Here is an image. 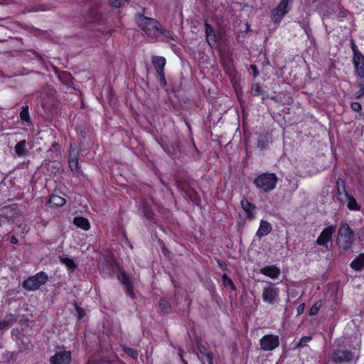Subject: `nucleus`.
<instances>
[{"instance_id": "f257e3e1", "label": "nucleus", "mask_w": 364, "mask_h": 364, "mask_svg": "<svg viewBox=\"0 0 364 364\" xmlns=\"http://www.w3.org/2000/svg\"><path fill=\"white\" fill-rule=\"evenodd\" d=\"M354 234L346 223H341L338 232L337 243L340 250L346 251L353 243Z\"/></svg>"}, {"instance_id": "f03ea898", "label": "nucleus", "mask_w": 364, "mask_h": 364, "mask_svg": "<svg viewBox=\"0 0 364 364\" xmlns=\"http://www.w3.org/2000/svg\"><path fill=\"white\" fill-rule=\"evenodd\" d=\"M278 178L274 173H264L254 179L255 186L264 192H270L274 190L277 183Z\"/></svg>"}, {"instance_id": "7ed1b4c3", "label": "nucleus", "mask_w": 364, "mask_h": 364, "mask_svg": "<svg viewBox=\"0 0 364 364\" xmlns=\"http://www.w3.org/2000/svg\"><path fill=\"white\" fill-rule=\"evenodd\" d=\"M48 279L47 274L40 272L33 276L29 277L23 283V287L28 291H35L46 284Z\"/></svg>"}, {"instance_id": "20e7f679", "label": "nucleus", "mask_w": 364, "mask_h": 364, "mask_svg": "<svg viewBox=\"0 0 364 364\" xmlns=\"http://www.w3.org/2000/svg\"><path fill=\"white\" fill-rule=\"evenodd\" d=\"M357 359L358 356L347 350H336L331 355V360L335 364H354Z\"/></svg>"}, {"instance_id": "39448f33", "label": "nucleus", "mask_w": 364, "mask_h": 364, "mask_svg": "<svg viewBox=\"0 0 364 364\" xmlns=\"http://www.w3.org/2000/svg\"><path fill=\"white\" fill-rule=\"evenodd\" d=\"M279 290L274 284L268 282L262 290V300L268 304L274 305L279 302Z\"/></svg>"}, {"instance_id": "423d86ee", "label": "nucleus", "mask_w": 364, "mask_h": 364, "mask_svg": "<svg viewBox=\"0 0 364 364\" xmlns=\"http://www.w3.org/2000/svg\"><path fill=\"white\" fill-rule=\"evenodd\" d=\"M289 3V0H281L279 5L272 11L271 19L274 23H279L284 16L289 12L290 9Z\"/></svg>"}, {"instance_id": "0eeeda50", "label": "nucleus", "mask_w": 364, "mask_h": 364, "mask_svg": "<svg viewBox=\"0 0 364 364\" xmlns=\"http://www.w3.org/2000/svg\"><path fill=\"white\" fill-rule=\"evenodd\" d=\"M136 22L145 33L150 36L153 31L159 29V23L151 18H147L143 15H139L137 17Z\"/></svg>"}, {"instance_id": "6e6552de", "label": "nucleus", "mask_w": 364, "mask_h": 364, "mask_svg": "<svg viewBox=\"0 0 364 364\" xmlns=\"http://www.w3.org/2000/svg\"><path fill=\"white\" fill-rule=\"evenodd\" d=\"M80 149L76 145H70L68 154L69 167L72 172L77 174L80 172L79 166Z\"/></svg>"}, {"instance_id": "1a4fd4ad", "label": "nucleus", "mask_w": 364, "mask_h": 364, "mask_svg": "<svg viewBox=\"0 0 364 364\" xmlns=\"http://www.w3.org/2000/svg\"><path fill=\"white\" fill-rule=\"evenodd\" d=\"M72 353L70 350L60 349L50 357V364H71Z\"/></svg>"}, {"instance_id": "9d476101", "label": "nucleus", "mask_w": 364, "mask_h": 364, "mask_svg": "<svg viewBox=\"0 0 364 364\" xmlns=\"http://www.w3.org/2000/svg\"><path fill=\"white\" fill-rule=\"evenodd\" d=\"M336 229V225H331L323 230L316 240L318 245L327 247L328 243L331 241L332 235Z\"/></svg>"}, {"instance_id": "9b49d317", "label": "nucleus", "mask_w": 364, "mask_h": 364, "mask_svg": "<svg viewBox=\"0 0 364 364\" xmlns=\"http://www.w3.org/2000/svg\"><path fill=\"white\" fill-rule=\"evenodd\" d=\"M279 344V336L272 334L264 336L260 339V345L264 350H272Z\"/></svg>"}, {"instance_id": "f8f14e48", "label": "nucleus", "mask_w": 364, "mask_h": 364, "mask_svg": "<svg viewBox=\"0 0 364 364\" xmlns=\"http://www.w3.org/2000/svg\"><path fill=\"white\" fill-rule=\"evenodd\" d=\"M205 38L208 45L213 48L218 43V38L213 28L207 22L205 23Z\"/></svg>"}, {"instance_id": "ddd939ff", "label": "nucleus", "mask_w": 364, "mask_h": 364, "mask_svg": "<svg viewBox=\"0 0 364 364\" xmlns=\"http://www.w3.org/2000/svg\"><path fill=\"white\" fill-rule=\"evenodd\" d=\"M260 273L272 279H277L279 277L281 271L275 265H267L260 269Z\"/></svg>"}, {"instance_id": "4468645a", "label": "nucleus", "mask_w": 364, "mask_h": 364, "mask_svg": "<svg viewBox=\"0 0 364 364\" xmlns=\"http://www.w3.org/2000/svg\"><path fill=\"white\" fill-rule=\"evenodd\" d=\"M353 63L356 75L360 78H364V55L362 54L358 56H353Z\"/></svg>"}, {"instance_id": "2eb2a0df", "label": "nucleus", "mask_w": 364, "mask_h": 364, "mask_svg": "<svg viewBox=\"0 0 364 364\" xmlns=\"http://www.w3.org/2000/svg\"><path fill=\"white\" fill-rule=\"evenodd\" d=\"M28 143L26 140L18 141L14 146L15 155L18 157H24L28 152Z\"/></svg>"}, {"instance_id": "dca6fc26", "label": "nucleus", "mask_w": 364, "mask_h": 364, "mask_svg": "<svg viewBox=\"0 0 364 364\" xmlns=\"http://www.w3.org/2000/svg\"><path fill=\"white\" fill-rule=\"evenodd\" d=\"M272 230V225L266 220H262L259 223V228L256 232V235L261 238L267 235Z\"/></svg>"}, {"instance_id": "f3484780", "label": "nucleus", "mask_w": 364, "mask_h": 364, "mask_svg": "<svg viewBox=\"0 0 364 364\" xmlns=\"http://www.w3.org/2000/svg\"><path fill=\"white\" fill-rule=\"evenodd\" d=\"M241 206L242 209L245 211L247 213V218L250 220H252L254 218V210H255V205H252L246 198H243L240 201Z\"/></svg>"}, {"instance_id": "a211bd4d", "label": "nucleus", "mask_w": 364, "mask_h": 364, "mask_svg": "<svg viewBox=\"0 0 364 364\" xmlns=\"http://www.w3.org/2000/svg\"><path fill=\"white\" fill-rule=\"evenodd\" d=\"M153 65L157 73H161L164 71V67L166 65V59L161 56H156L152 60Z\"/></svg>"}, {"instance_id": "6ab92c4d", "label": "nucleus", "mask_w": 364, "mask_h": 364, "mask_svg": "<svg viewBox=\"0 0 364 364\" xmlns=\"http://www.w3.org/2000/svg\"><path fill=\"white\" fill-rule=\"evenodd\" d=\"M65 203L66 200L64 198L56 195L51 196L48 200V204L54 208L62 207Z\"/></svg>"}, {"instance_id": "aec40b11", "label": "nucleus", "mask_w": 364, "mask_h": 364, "mask_svg": "<svg viewBox=\"0 0 364 364\" xmlns=\"http://www.w3.org/2000/svg\"><path fill=\"white\" fill-rule=\"evenodd\" d=\"M59 260L66 267L67 269L70 272H74L77 269V264L72 258L65 256H60Z\"/></svg>"}, {"instance_id": "412c9836", "label": "nucleus", "mask_w": 364, "mask_h": 364, "mask_svg": "<svg viewBox=\"0 0 364 364\" xmlns=\"http://www.w3.org/2000/svg\"><path fill=\"white\" fill-rule=\"evenodd\" d=\"M350 267L356 271L364 269V253L360 254L355 259L350 262Z\"/></svg>"}, {"instance_id": "4be33fe9", "label": "nucleus", "mask_w": 364, "mask_h": 364, "mask_svg": "<svg viewBox=\"0 0 364 364\" xmlns=\"http://www.w3.org/2000/svg\"><path fill=\"white\" fill-rule=\"evenodd\" d=\"M20 119L23 124L28 126L31 125V120L28 112V106L25 105L22 107L21 111L20 112Z\"/></svg>"}, {"instance_id": "5701e85b", "label": "nucleus", "mask_w": 364, "mask_h": 364, "mask_svg": "<svg viewBox=\"0 0 364 364\" xmlns=\"http://www.w3.org/2000/svg\"><path fill=\"white\" fill-rule=\"evenodd\" d=\"M73 223L84 230H88L90 228L88 220L83 217H75L73 220Z\"/></svg>"}, {"instance_id": "b1692460", "label": "nucleus", "mask_w": 364, "mask_h": 364, "mask_svg": "<svg viewBox=\"0 0 364 364\" xmlns=\"http://www.w3.org/2000/svg\"><path fill=\"white\" fill-rule=\"evenodd\" d=\"M15 322L16 318L11 314H9L4 318L0 320V329H6Z\"/></svg>"}, {"instance_id": "393cba45", "label": "nucleus", "mask_w": 364, "mask_h": 364, "mask_svg": "<svg viewBox=\"0 0 364 364\" xmlns=\"http://www.w3.org/2000/svg\"><path fill=\"white\" fill-rule=\"evenodd\" d=\"M122 282L124 284V286H125V287L127 289V294L130 297L134 298V291H133V288H132V284H131V282L129 281V277L127 275H125L124 274H122Z\"/></svg>"}, {"instance_id": "a878e982", "label": "nucleus", "mask_w": 364, "mask_h": 364, "mask_svg": "<svg viewBox=\"0 0 364 364\" xmlns=\"http://www.w3.org/2000/svg\"><path fill=\"white\" fill-rule=\"evenodd\" d=\"M346 196L348 199L347 207L351 210H359L360 207L358 204L356 200L352 196H349L346 193Z\"/></svg>"}, {"instance_id": "bb28decb", "label": "nucleus", "mask_w": 364, "mask_h": 364, "mask_svg": "<svg viewBox=\"0 0 364 364\" xmlns=\"http://www.w3.org/2000/svg\"><path fill=\"white\" fill-rule=\"evenodd\" d=\"M159 308L163 313L169 314L171 311V307L168 301L166 299H161L159 302Z\"/></svg>"}, {"instance_id": "cd10ccee", "label": "nucleus", "mask_w": 364, "mask_h": 364, "mask_svg": "<svg viewBox=\"0 0 364 364\" xmlns=\"http://www.w3.org/2000/svg\"><path fill=\"white\" fill-rule=\"evenodd\" d=\"M321 305H322V302L321 300L315 302L309 310V315L310 316L316 315L318 312L319 309H321Z\"/></svg>"}, {"instance_id": "c85d7f7f", "label": "nucleus", "mask_w": 364, "mask_h": 364, "mask_svg": "<svg viewBox=\"0 0 364 364\" xmlns=\"http://www.w3.org/2000/svg\"><path fill=\"white\" fill-rule=\"evenodd\" d=\"M223 282L224 285L230 287L231 290H234L235 289L233 282L226 274L223 275Z\"/></svg>"}, {"instance_id": "c756f323", "label": "nucleus", "mask_w": 364, "mask_h": 364, "mask_svg": "<svg viewBox=\"0 0 364 364\" xmlns=\"http://www.w3.org/2000/svg\"><path fill=\"white\" fill-rule=\"evenodd\" d=\"M110 5L115 8H119L122 6H124L125 4H127L129 0H109Z\"/></svg>"}, {"instance_id": "7c9ffc66", "label": "nucleus", "mask_w": 364, "mask_h": 364, "mask_svg": "<svg viewBox=\"0 0 364 364\" xmlns=\"http://www.w3.org/2000/svg\"><path fill=\"white\" fill-rule=\"evenodd\" d=\"M124 351L130 357L136 359L138 357V353L134 349L128 348V347H123Z\"/></svg>"}, {"instance_id": "2f4dec72", "label": "nucleus", "mask_w": 364, "mask_h": 364, "mask_svg": "<svg viewBox=\"0 0 364 364\" xmlns=\"http://www.w3.org/2000/svg\"><path fill=\"white\" fill-rule=\"evenodd\" d=\"M157 31H159L165 37L173 40V34L170 31L162 28L160 25L159 29Z\"/></svg>"}, {"instance_id": "473e14b6", "label": "nucleus", "mask_w": 364, "mask_h": 364, "mask_svg": "<svg viewBox=\"0 0 364 364\" xmlns=\"http://www.w3.org/2000/svg\"><path fill=\"white\" fill-rule=\"evenodd\" d=\"M311 340L310 336H302L299 340V343L296 344L297 348L304 347L308 342Z\"/></svg>"}, {"instance_id": "72a5a7b5", "label": "nucleus", "mask_w": 364, "mask_h": 364, "mask_svg": "<svg viewBox=\"0 0 364 364\" xmlns=\"http://www.w3.org/2000/svg\"><path fill=\"white\" fill-rule=\"evenodd\" d=\"M336 183L338 192H341V190L346 192L345 182L341 178H338L336 181Z\"/></svg>"}, {"instance_id": "f704fd0d", "label": "nucleus", "mask_w": 364, "mask_h": 364, "mask_svg": "<svg viewBox=\"0 0 364 364\" xmlns=\"http://www.w3.org/2000/svg\"><path fill=\"white\" fill-rule=\"evenodd\" d=\"M252 90L255 95H260L262 94V87L259 84L256 83L254 84L252 87Z\"/></svg>"}, {"instance_id": "c9c22d12", "label": "nucleus", "mask_w": 364, "mask_h": 364, "mask_svg": "<svg viewBox=\"0 0 364 364\" xmlns=\"http://www.w3.org/2000/svg\"><path fill=\"white\" fill-rule=\"evenodd\" d=\"M351 49L353 53V56H358L362 55V53L358 50V47L353 41H351Z\"/></svg>"}, {"instance_id": "e433bc0d", "label": "nucleus", "mask_w": 364, "mask_h": 364, "mask_svg": "<svg viewBox=\"0 0 364 364\" xmlns=\"http://www.w3.org/2000/svg\"><path fill=\"white\" fill-rule=\"evenodd\" d=\"M363 95H364V85L360 84L359 85V90L355 93V98L358 99Z\"/></svg>"}, {"instance_id": "4c0bfd02", "label": "nucleus", "mask_w": 364, "mask_h": 364, "mask_svg": "<svg viewBox=\"0 0 364 364\" xmlns=\"http://www.w3.org/2000/svg\"><path fill=\"white\" fill-rule=\"evenodd\" d=\"M351 109L355 112H360L362 109L361 105L358 102H353L350 105Z\"/></svg>"}, {"instance_id": "58836bf2", "label": "nucleus", "mask_w": 364, "mask_h": 364, "mask_svg": "<svg viewBox=\"0 0 364 364\" xmlns=\"http://www.w3.org/2000/svg\"><path fill=\"white\" fill-rule=\"evenodd\" d=\"M198 350L200 351V353L203 355H206L207 354H208L209 353H210L206 348L205 346H202V345H199L198 346Z\"/></svg>"}, {"instance_id": "ea45409f", "label": "nucleus", "mask_w": 364, "mask_h": 364, "mask_svg": "<svg viewBox=\"0 0 364 364\" xmlns=\"http://www.w3.org/2000/svg\"><path fill=\"white\" fill-rule=\"evenodd\" d=\"M205 358L208 364H213V359L211 352L205 355Z\"/></svg>"}, {"instance_id": "a19ab883", "label": "nucleus", "mask_w": 364, "mask_h": 364, "mask_svg": "<svg viewBox=\"0 0 364 364\" xmlns=\"http://www.w3.org/2000/svg\"><path fill=\"white\" fill-rule=\"evenodd\" d=\"M348 11L346 10H342L339 12L338 17L342 20L343 18H346L348 15Z\"/></svg>"}, {"instance_id": "79ce46f5", "label": "nucleus", "mask_w": 364, "mask_h": 364, "mask_svg": "<svg viewBox=\"0 0 364 364\" xmlns=\"http://www.w3.org/2000/svg\"><path fill=\"white\" fill-rule=\"evenodd\" d=\"M157 73L159 75L160 82L161 84H163V85H165L166 84V80H165L164 71L161 72V73Z\"/></svg>"}, {"instance_id": "37998d69", "label": "nucleus", "mask_w": 364, "mask_h": 364, "mask_svg": "<svg viewBox=\"0 0 364 364\" xmlns=\"http://www.w3.org/2000/svg\"><path fill=\"white\" fill-rule=\"evenodd\" d=\"M304 308H305L304 304H301L297 307V314H301L304 312Z\"/></svg>"}, {"instance_id": "c03bdc74", "label": "nucleus", "mask_w": 364, "mask_h": 364, "mask_svg": "<svg viewBox=\"0 0 364 364\" xmlns=\"http://www.w3.org/2000/svg\"><path fill=\"white\" fill-rule=\"evenodd\" d=\"M358 238L360 241H364V231L362 230L358 232Z\"/></svg>"}, {"instance_id": "a18cd8bd", "label": "nucleus", "mask_w": 364, "mask_h": 364, "mask_svg": "<svg viewBox=\"0 0 364 364\" xmlns=\"http://www.w3.org/2000/svg\"><path fill=\"white\" fill-rule=\"evenodd\" d=\"M77 311L78 312V314H79V318H81L83 317L84 316V312H83V310L82 309H80V308H77Z\"/></svg>"}, {"instance_id": "49530a36", "label": "nucleus", "mask_w": 364, "mask_h": 364, "mask_svg": "<svg viewBox=\"0 0 364 364\" xmlns=\"http://www.w3.org/2000/svg\"><path fill=\"white\" fill-rule=\"evenodd\" d=\"M218 264L223 269H224L226 267L225 262L220 259L218 260Z\"/></svg>"}, {"instance_id": "de8ad7c7", "label": "nucleus", "mask_w": 364, "mask_h": 364, "mask_svg": "<svg viewBox=\"0 0 364 364\" xmlns=\"http://www.w3.org/2000/svg\"><path fill=\"white\" fill-rule=\"evenodd\" d=\"M18 242V239L16 237H14V236L11 237V243H12V244H17Z\"/></svg>"}, {"instance_id": "09e8293b", "label": "nucleus", "mask_w": 364, "mask_h": 364, "mask_svg": "<svg viewBox=\"0 0 364 364\" xmlns=\"http://www.w3.org/2000/svg\"><path fill=\"white\" fill-rule=\"evenodd\" d=\"M251 68L254 71V76H257L258 75V72L257 70L256 67L255 65H252Z\"/></svg>"}, {"instance_id": "8fccbe9b", "label": "nucleus", "mask_w": 364, "mask_h": 364, "mask_svg": "<svg viewBox=\"0 0 364 364\" xmlns=\"http://www.w3.org/2000/svg\"><path fill=\"white\" fill-rule=\"evenodd\" d=\"M178 354L181 356V360L183 361V350H180Z\"/></svg>"}]
</instances>
